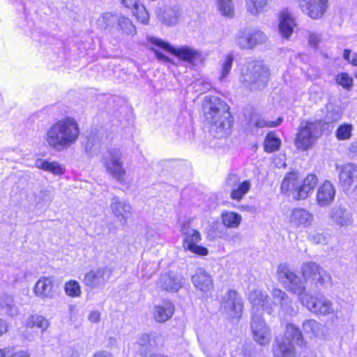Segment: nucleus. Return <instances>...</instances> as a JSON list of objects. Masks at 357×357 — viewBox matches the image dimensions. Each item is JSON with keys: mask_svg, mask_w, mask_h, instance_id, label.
I'll use <instances>...</instances> for the list:
<instances>
[{"mask_svg": "<svg viewBox=\"0 0 357 357\" xmlns=\"http://www.w3.org/2000/svg\"><path fill=\"white\" fill-rule=\"evenodd\" d=\"M234 61V56L232 54L226 56L221 68V75L220 79L222 81L229 74Z\"/></svg>", "mask_w": 357, "mask_h": 357, "instance_id": "09e8293b", "label": "nucleus"}, {"mask_svg": "<svg viewBox=\"0 0 357 357\" xmlns=\"http://www.w3.org/2000/svg\"><path fill=\"white\" fill-rule=\"evenodd\" d=\"M336 82L343 88L349 90L353 86V79L347 73H342L336 76Z\"/></svg>", "mask_w": 357, "mask_h": 357, "instance_id": "8fccbe9b", "label": "nucleus"}, {"mask_svg": "<svg viewBox=\"0 0 357 357\" xmlns=\"http://www.w3.org/2000/svg\"><path fill=\"white\" fill-rule=\"evenodd\" d=\"M0 310L4 314L12 317L17 316L20 313L13 296L6 293L0 294Z\"/></svg>", "mask_w": 357, "mask_h": 357, "instance_id": "cd10ccee", "label": "nucleus"}, {"mask_svg": "<svg viewBox=\"0 0 357 357\" xmlns=\"http://www.w3.org/2000/svg\"><path fill=\"white\" fill-rule=\"evenodd\" d=\"M250 33L247 30H241L236 35V45L242 50H252V45L251 40H250Z\"/></svg>", "mask_w": 357, "mask_h": 357, "instance_id": "4c0bfd02", "label": "nucleus"}, {"mask_svg": "<svg viewBox=\"0 0 357 357\" xmlns=\"http://www.w3.org/2000/svg\"><path fill=\"white\" fill-rule=\"evenodd\" d=\"M319 324L313 319L306 320L303 323V328L305 333L316 335L319 331Z\"/></svg>", "mask_w": 357, "mask_h": 357, "instance_id": "603ef678", "label": "nucleus"}, {"mask_svg": "<svg viewBox=\"0 0 357 357\" xmlns=\"http://www.w3.org/2000/svg\"><path fill=\"white\" fill-rule=\"evenodd\" d=\"M151 50L153 51L158 60H159L163 63L170 62V59L169 57H167L166 55H165L164 54H162V52H160V51H158L155 49L152 48Z\"/></svg>", "mask_w": 357, "mask_h": 357, "instance_id": "680f3d73", "label": "nucleus"}, {"mask_svg": "<svg viewBox=\"0 0 357 357\" xmlns=\"http://www.w3.org/2000/svg\"><path fill=\"white\" fill-rule=\"evenodd\" d=\"M272 296L280 303L281 310L287 314L293 316L297 313V308L292 305V301L288 295L279 289H273Z\"/></svg>", "mask_w": 357, "mask_h": 357, "instance_id": "b1692460", "label": "nucleus"}, {"mask_svg": "<svg viewBox=\"0 0 357 357\" xmlns=\"http://www.w3.org/2000/svg\"><path fill=\"white\" fill-rule=\"evenodd\" d=\"M149 40L153 45L159 47L172 54L176 56L180 59L188 62L193 66H197L203 63L204 57L197 50L187 46H182L178 48L172 47L169 43L154 37H150Z\"/></svg>", "mask_w": 357, "mask_h": 357, "instance_id": "39448f33", "label": "nucleus"}, {"mask_svg": "<svg viewBox=\"0 0 357 357\" xmlns=\"http://www.w3.org/2000/svg\"><path fill=\"white\" fill-rule=\"evenodd\" d=\"M353 127L351 124L344 123L340 125L336 132L335 136L339 140H347L351 137Z\"/></svg>", "mask_w": 357, "mask_h": 357, "instance_id": "49530a36", "label": "nucleus"}, {"mask_svg": "<svg viewBox=\"0 0 357 357\" xmlns=\"http://www.w3.org/2000/svg\"><path fill=\"white\" fill-rule=\"evenodd\" d=\"M268 1V0H247V10L251 15L256 16L264 11Z\"/></svg>", "mask_w": 357, "mask_h": 357, "instance_id": "a19ab883", "label": "nucleus"}, {"mask_svg": "<svg viewBox=\"0 0 357 357\" xmlns=\"http://www.w3.org/2000/svg\"><path fill=\"white\" fill-rule=\"evenodd\" d=\"M93 357H112L111 354L106 351L96 354Z\"/></svg>", "mask_w": 357, "mask_h": 357, "instance_id": "774afa93", "label": "nucleus"}, {"mask_svg": "<svg viewBox=\"0 0 357 357\" xmlns=\"http://www.w3.org/2000/svg\"><path fill=\"white\" fill-rule=\"evenodd\" d=\"M9 325L3 319H0V337L6 334L8 331Z\"/></svg>", "mask_w": 357, "mask_h": 357, "instance_id": "e2e57ef3", "label": "nucleus"}, {"mask_svg": "<svg viewBox=\"0 0 357 357\" xmlns=\"http://www.w3.org/2000/svg\"><path fill=\"white\" fill-rule=\"evenodd\" d=\"M321 121L325 124H331L340 121L342 116V112L339 106L333 103H328L325 107L321 109Z\"/></svg>", "mask_w": 357, "mask_h": 357, "instance_id": "c85d7f7f", "label": "nucleus"}, {"mask_svg": "<svg viewBox=\"0 0 357 357\" xmlns=\"http://www.w3.org/2000/svg\"><path fill=\"white\" fill-rule=\"evenodd\" d=\"M336 190L329 181H325L317 190L316 202L319 206L324 208L330 206L334 201Z\"/></svg>", "mask_w": 357, "mask_h": 357, "instance_id": "a211bd4d", "label": "nucleus"}, {"mask_svg": "<svg viewBox=\"0 0 357 357\" xmlns=\"http://www.w3.org/2000/svg\"><path fill=\"white\" fill-rule=\"evenodd\" d=\"M110 208L112 213L117 218L121 225H126L127 220L133 213V209L130 204L119 197L114 196L110 202Z\"/></svg>", "mask_w": 357, "mask_h": 357, "instance_id": "dca6fc26", "label": "nucleus"}, {"mask_svg": "<svg viewBox=\"0 0 357 357\" xmlns=\"http://www.w3.org/2000/svg\"><path fill=\"white\" fill-rule=\"evenodd\" d=\"M302 11L312 19L322 17L328 9V0H298Z\"/></svg>", "mask_w": 357, "mask_h": 357, "instance_id": "4468645a", "label": "nucleus"}, {"mask_svg": "<svg viewBox=\"0 0 357 357\" xmlns=\"http://www.w3.org/2000/svg\"><path fill=\"white\" fill-rule=\"evenodd\" d=\"M313 215L304 208H294L289 215L290 223L296 227H307L311 225Z\"/></svg>", "mask_w": 357, "mask_h": 357, "instance_id": "5701e85b", "label": "nucleus"}, {"mask_svg": "<svg viewBox=\"0 0 357 357\" xmlns=\"http://www.w3.org/2000/svg\"><path fill=\"white\" fill-rule=\"evenodd\" d=\"M308 40L310 45L313 46L314 47H317L321 40V38L320 36L317 33H310L308 36Z\"/></svg>", "mask_w": 357, "mask_h": 357, "instance_id": "bf43d9fd", "label": "nucleus"}, {"mask_svg": "<svg viewBox=\"0 0 357 357\" xmlns=\"http://www.w3.org/2000/svg\"><path fill=\"white\" fill-rule=\"evenodd\" d=\"M102 161L107 172L118 182L123 183L126 170L121 162V152L116 149L110 150Z\"/></svg>", "mask_w": 357, "mask_h": 357, "instance_id": "9d476101", "label": "nucleus"}, {"mask_svg": "<svg viewBox=\"0 0 357 357\" xmlns=\"http://www.w3.org/2000/svg\"><path fill=\"white\" fill-rule=\"evenodd\" d=\"M137 344L142 347V349L139 350L140 354L142 356L146 355L150 345L149 335L146 333L142 334L138 339Z\"/></svg>", "mask_w": 357, "mask_h": 357, "instance_id": "5fc2aeb1", "label": "nucleus"}, {"mask_svg": "<svg viewBox=\"0 0 357 357\" xmlns=\"http://www.w3.org/2000/svg\"><path fill=\"white\" fill-rule=\"evenodd\" d=\"M113 271L112 267L107 266L91 270L85 275L84 283L91 289L102 288L109 282Z\"/></svg>", "mask_w": 357, "mask_h": 357, "instance_id": "9b49d317", "label": "nucleus"}, {"mask_svg": "<svg viewBox=\"0 0 357 357\" xmlns=\"http://www.w3.org/2000/svg\"><path fill=\"white\" fill-rule=\"evenodd\" d=\"M281 142L273 134L268 133L264 142V149L266 152L272 153L278 151L280 146Z\"/></svg>", "mask_w": 357, "mask_h": 357, "instance_id": "79ce46f5", "label": "nucleus"}, {"mask_svg": "<svg viewBox=\"0 0 357 357\" xmlns=\"http://www.w3.org/2000/svg\"><path fill=\"white\" fill-rule=\"evenodd\" d=\"M183 278L172 272L161 275L158 281L161 289L172 292L178 291L183 287Z\"/></svg>", "mask_w": 357, "mask_h": 357, "instance_id": "4be33fe9", "label": "nucleus"}, {"mask_svg": "<svg viewBox=\"0 0 357 357\" xmlns=\"http://www.w3.org/2000/svg\"><path fill=\"white\" fill-rule=\"evenodd\" d=\"M35 165L38 169L50 172L56 176L64 173V168L56 162H49L43 159H37Z\"/></svg>", "mask_w": 357, "mask_h": 357, "instance_id": "473e14b6", "label": "nucleus"}, {"mask_svg": "<svg viewBox=\"0 0 357 357\" xmlns=\"http://www.w3.org/2000/svg\"><path fill=\"white\" fill-rule=\"evenodd\" d=\"M119 15L112 14V13H104L97 20V25L102 29H108L113 27L114 24L117 22Z\"/></svg>", "mask_w": 357, "mask_h": 357, "instance_id": "c9c22d12", "label": "nucleus"}, {"mask_svg": "<svg viewBox=\"0 0 357 357\" xmlns=\"http://www.w3.org/2000/svg\"><path fill=\"white\" fill-rule=\"evenodd\" d=\"M329 216L334 223L340 227H348L353 223L351 213L340 204H336L331 209Z\"/></svg>", "mask_w": 357, "mask_h": 357, "instance_id": "aec40b11", "label": "nucleus"}, {"mask_svg": "<svg viewBox=\"0 0 357 357\" xmlns=\"http://www.w3.org/2000/svg\"><path fill=\"white\" fill-rule=\"evenodd\" d=\"M181 232L184 236L183 247L185 249L200 256L208 255V251L207 248L197 245L202 239L200 233L192 228L189 222L184 223L182 225Z\"/></svg>", "mask_w": 357, "mask_h": 357, "instance_id": "0eeeda50", "label": "nucleus"}, {"mask_svg": "<svg viewBox=\"0 0 357 357\" xmlns=\"http://www.w3.org/2000/svg\"><path fill=\"white\" fill-rule=\"evenodd\" d=\"M101 313L98 311H92L89 313L88 319L92 323H99L100 321Z\"/></svg>", "mask_w": 357, "mask_h": 357, "instance_id": "052dcab7", "label": "nucleus"}, {"mask_svg": "<svg viewBox=\"0 0 357 357\" xmlns=\"http://www.w3.org/2000/svg\"><path fill=\"white\" fill-rule=\"evenodd\" d=\"M122 5L130 9L138 21L142 24H147L149 20V15L145 7L139 3V0H120Z\"/></svg>", "mask_w": 357, "mask_h": 357, "instance_id": "393cba45", "label": "nucleus"}, {"mask_svg": "<svg viewBox=\"0 0 357 357\" xmlns=\"http://www.w3.org/2000/svg\"><path fill=\"white\" fill-rule=\"evenodd\" d=\"M241 237L239 234H235L230 236L229 241L236 243L237 241H239L241 240Z\"/></svg>", "mask_w": 357, "mask_h": 357, "instance_id": "338daca9", "label": "nucleus"}, {"mask_svg": "<svg viewBox=\"0 0 357 357\" xmlns=\"http://www.w3.org/2000/svg\"><path fill=\"white\" fill-rule=\"evenodd\" d=\"M278 276L279 280L289 291L297 294L298 300L301 303V298L309 294L305 291V285L294 272L287 264H280L278 268Z\"/></svg>", "mask_w": 357, "mask_h": 357, "instance_id": "423d86ee", "label": "nucleus"}, {"mask_svg": "<svg viewBox=\"0 0 357 357\" xmlns=\"http://www.w3.org/2000/svg\"><path fill=\"white\" fill-rule=\"evenodd\" d=\"M191 280L196 289L203 293H206L213 289V279L204 268H197L192 275Z\"/></svg>", "mask_w": 357, "mask_h": 357, "instance_id": "412c9836", "label": "nucleus"}, {"mask_svg": "<svg viewBox=\"0 0 357 357\" xmlns=\"http://www.w3.org/2000/svg\"><path fill=\"white\" fill-rule=\"evenodd\" d=\"M63 357H78L79 352L73 347H66L63 350Z\"/></svg>", "mask_w": 357, "mask_h": 357, "instance_id": "13d9d810", "label": "nucleus"}, {"mask_svg": "<svg viewBox=\"0 0 357 357\" xmlns=\"http://www.w3.org/2000/svg\"><path fill=\"white\" fill-rule=\"evenodd\" d=\"M251 183L250 181L246 180L243 181L234 188L231 192L230 197L232 199L241 200L244 195L250 190Z\"/></svg>", "mask_w": 357, "mask_h": 357, "instance_id": "58836bf2", "label": "nucleus"}, {"mask_svg": "<svg viewBox=\"0 0 357 357\" xmlns=\"http://www.w3.org/2000/svg\"><path fill=\"white\" fill-rule=\"evenodd\" d=\"M298 174L295 172H289L283 178L280 190L283 193L291 192L296 194V189L298 185Z\"/></svg>", "mask_w": 357, "mask_h": 357, "instance_id": "2f4dec72", "label": "nucleus"}, {"mask_svg": "<svg viewBox=\"0 0 357 357\" xmlns=\"http://www.w3.org/2000/svg\"><path fill=\"white\" fill-rule=\"evenodd\" d=\"M65 292L70 297H79L81 295V288L78 282L70 280L65 284Z\"/></svg>", "mask_w": 357, "mask_h": 357, "instance_id": "de8ad7c7", "label": "nucleus"}, {"mask_svg": "<svg viewBox=\"0 0 357 357\" xmlns=\"http://www.w3.org/2000/svg\"><path fill=\"white\" fill-rule=\"evenodd\" d=\"M291 344L295 343L298 346L302 347L304 344L302 333L292 324H287L285 328L284 337H281Z\"/></svg>", "mask_w": 357, "mask_h": 357, "instance_id": "7c9ffc66", "label": "nucleus"}, {"mask_svg": "<svg viewBox=\"0 0 357 357\" xmlns=\"http://www.w3.org/2000/svg\"><path fill=\"white\" fill-rule=\"evenodd\" d=\"M273 354L275 357H294L295 352L291 342L278 338L273 348Z\"/></svg>", "mask_w": 357, "mask_h": 357, "instance_id": "c756f323", "label": "nucleus"}, {"mask_svg": "<svg viewBox=\"0 0 357 357\" xmlns=\"http://www.w3.org/2000/svg\"><path fill=\"white\" fill-rule=\"evenodd\" d=\"M282 121V118L279 117L275 121H266L265 119L262 118H258L255 119V117H252L251 119V123H252L257 128H264V127H269V128H274L279 126Z\"/></svg>", "mask_w": 357, "mask_h": 357, "instance_id": "a18cd8bd", "label": "nucleus"}, {"mask_svg": "<svg viewBox=\"0 0 357 357\" xmlns=\"http://www.w3.org/2000/svg\"><path fill=\"white\" fill-rule=\"evenodd\" d=\"M222 307L229 318H239L243 310L241 298L234 290H229L225 295Z\"/></svg>", "mask_w": 357, "mask_h": 357, "instance_id": "f8f14e48", "label": "nucleus"}, {"mask_svg": "<svg viewBox=\"0 0 357 357\" xmlns=\"http://www.w3.org/2000/svg\"><path fill=\"white\" fill-rule=\"evenodd\" d=\"M308 239L316 244H324L326 243V236L321 233H312L308 236Z\"/></svg>", "mask_w": 357, "mask_h": 357, "instance_id": "6e6d98bb", "label": "nucleus"}, {"mask_svg": "<svg viewBox=\"0 0 357 357\" xmlns=\"http://www.w3.org/2000/svg\"><path fill=\"white\" fill-rule=\"evenodd\" d=\"M301 273L305 280H311L319 283L321 286L331 284V276L323 268L313 261L303 263L301 266Z\"/></svg>", "mask_w": 357, "mask_h": 357, "instance_id": "6e6552de", "label": "nucleus"}, {"mask_svg": "<svg viewBox=\"0 0 357 357\" xmlns=\"http://www.w3.org/2000/svg\"><path fill=\"white\" fill-rule=\"evenodd\" d=\"M13 351V350L8 354L10 357H30V354L26 351L20 350L15 353Z\"/></svg>", "mask_w": 357, "mask_h": 357, "instance_id": "0e129e2a", "label": "nucleus"}, {"mask_svg": "<svg viewBox=\"0 0 357 357\" xmlns=\"http://www.w3.org/2000/svg\"><path fill=\"white\" fill-rule=\"evenodd\" d=\"M206 121L210 125V132L216 138H222L229 132L233 117L228 105L216 96L206 97L203 103Z\"/></svg>", "mask_w": 357, "mask_h": 357, "instance_id": "f257e3e1", "label": "nucleus"}, {"mask_svg": "<svg viewBox=\"0 0 357 357\" xmlns=\"http://www.w3.org/2000/svg\"><path fill=\"white\" fill-rule=\"evenodd\" d=\"M79 134V126L76 120L71 117H66L47 130L45 139L52 149L61 151L75 144Z\"/></svg>", "mask_w": 357, "mask_h": 357, "instance_id": "f03ea898", "label": "nucleus"}, {"mask_svg": "<svg viewBox=\"0 0 357 357\" xmlns=\"http://www.w3.org/2000/svg\"><path fill=\"white\" fill-rule=\"evenodd\" d=\"M117 27L126 35H134L136 33L135 26L131 20L123 15L119 16Z\"/></svg>", "mask_w": 357, "mask_h": 357, "instance_id": "ea45409f", "label": "nucleus"}, {"mask_svg": "<svg viewBox=\"0 0 357 357\" xmlns=\"http://www.w3.org/2000/svg\"><path fill=\"white\" fill-rule=\"evenodd\" d=\"M219 11L225 16H231L234 13L232 0H217Z\"/></svg>", "mask_w": 357, "mask_h": 357, "instance_id": "c03bdc74", "label": "nucleus"}, {"mask_svg": "<svg viewBox=\"0 0 357 357\" xmlns=\"http://www.w3.org/2000/svg\"><path fill=\"white\" fill-rule=\"evenodd\" d=\"M49 321L45 317L38 314H33L29 317L26 321V327L33 328L37 327L42 331H45L49 327Z\"/></svg>", "mask_w": 357, "mask_h": 357, "instance_id": "f704fd0d", "label": "nucleus"}, {"mask_svg": "<svg viewBox=\"0 0 357 357\" xmlns=\"http://www.w3.org/2000/svg\"><path fill=\"white\" fill-rule=\"evenodd\" d=\"M312 190H308L306 187L298 182L296 189V194H294V198L297 200L305 199L311 193Z\"/></svg>", "mask_w": 357, "mask_h": 357, "instance_id": "864d4df0", "label": "nucleus"}, {"mask_svg": "<svg viewBox=\"0 0 357 357\" xmlns=\"http://www.w3.org/2000/svg\"><path fill=\"white\" fill-rule=\"evenodd\" d=\"M174 307L171 301H163L154 307L153 316L156 321L163 323L169 320L173 315Z\"/></svg>", "mask_w": 357, "mask_h": 357, "instance_id": "a878e982", "label": "nucleus"}, {"mask_svg": "<svg viewBox=\"0 0 357 357\" xmlns=\"http://www.w3.org/2000/svg\"><path fill=\"white\" fill-rule=\"evenodd\" d=\"M339 170V181L344 190L350 188L357 178V167L352 163H347L337 167Z\"/></svg>", "mask_w": 357, "mask_h": 357, "instance_id": "6ab92c4d", "label": "nucleus"}, {"mask_svg": "<svg viewBox=\"0 0 357 357\" xmlns=\"http://www.w3.org/2000/svg\"><path fill=\"white\" fill-rule=\"evenodd\" d=\"M227 185L232 188L239 184L240 178L235 174H229L226 180Z\"/></svg>", "mask_w": 357, "mask_h": 357, "instance_id": "4d7b16f0", "label": "nucleus"}, {"mask_svg": "<svg viewBox=\"0 0 357 357\" xmlns=\"http://www.w3.org/2000/svg\"><path fill=\"white\" fill-rule=\"evenodd\" d=\"M179 16L180 13L178 8H167L161 15L160 20L167 26H174L178 23Z\"/></svg>", "mask_w": 357, "mask_h": 357, "instance_id": "72a5a7b5", "label": "nucleus"}, {"mask_svg": "<svg viewBox=\"0 0 357 357\" xmlns=\"http://www.w3.org/2000/svg\"><path fill=\"white\" fill-rule=\"evenodd\" d=\"M301 303L317 314L326 315L335 311L333 303L325 296H313L309 294L301 298Z\"/></svg>", "mask_w": 357, "mask_h": 357, "instance_id": "1a4fd4ad", "label": "nucleus"}, {"mask_svg": "<svg viewBox=\"0 0 357 357\" xmlns=\"http://www.w3.org/2000/svg\"><path fill=\"white\" fill-rule=\"evenodd\" d=\"M269 77V69L262 61L251 60L243 64L239 82L246 89L257 91L267 86Z\"/></svg>", "mask_w": 357, "mask_h": 357, "instance_id": "7ed1b4c3", "label": "nucleus"}, {"mask_svg": "<svg viewBox=\"0 0 357 357\" xmlns=\"http://www.w3.org/2000/svg\"><path fill=\"white\" fill-rule=\"evenodd\" d=\"M222 222L227 227L236 228L241 222V216L237 213L226 211L222 214Z\"/></svg>", "mask_w": 357, "mask_h": 357, "instance_id": "e433bc0d", "label": "nucleus"}, {"mask_svg": "<svg viewBox=\"0 0 357 357\" xmlns=\"http://www.w3.org/2000/svg\"><path fill=\"white\" fill-rule=\"evenodd\" d=\"M295 26V21L291 14L287 11H282L279 24V32L281 36L288 39L291 36Z\"/></svg>", "mask_w": 357, "mask_h": 357, "instance_id": "bb28decb", "label": "nucleus"}, {"mask_svg": "<svg viewBox=\"0 0 357 357\" xmlns=\"http://www.w3.org/2000/svg\"><path fill=\"white\" fill-rule=\"evenodd\" d=\"M250 33V40H251L252 48L255 47L258 45H261L265 43L268 37L266 35L258 29H255L249 31Z\"/></svg>", "mask_w": 357, "mask_h": 357, "instance_id": "37998d69", "label": "nucleus"}, {"mask_svg": "<svg viewBox=\"0 0 357 357\" xmlns=\"http://www.w3.org/2000/svg\"><path fill=\"white\" fill-rule=\"evenodd\" d=\"M318 181L317 175L310 174L303 180L301 184L306 187L308 190L313 191L317 186Z\"/></svg>", "mask_w": 357, "mask_h": 357, "instance_id": "3c124183", "label": "nucleus"}, {"mask_svg": "<svg viewBox=\"0 0 357 357\" xmlns=\"http://www.w3.org/2000/svg\"><path fill=\"white\" fill-rule=\"evenodd\" d=\"M250 325L255 341L260 345L268 344L271 341L270 329L260 314L252 316Z\"/></svg>", "mask_w": 357, "mask_h": 357, "instance_id": "ddd939ff", "label": "nucleus"}, {"mask_svg": "<svg viewBox=\"0 0 357 357\" xmlns=\"http://www.w3.org/2000/svg\"><path fill=\"white\" fill-rule=\"evenodd\" d=\"M55 293L54 279L51 277H40L33 287L34 295L43 301L54 298Z\"/></svg>", "mask_w": 357, "mask_h": 357, "instance_id": "2eb2a0df", "label": "nucleus"}, {"mask_svg": "<svg viewBox=\"0 0 357 357\" xmlns=\"http://www.w3.org/2000/svg\"><path fill=\"white\" fill-rule=\"evenodd\" d=\"M249 300L252 304V316L255 314H260L262 317V311H266L268 314L272 312L273 307L268 305L269 300L266 293L261 291L255 290L250 292Z\"/></svg>", "mask_w": 357, "mask_h": 357, "instance_id": "f3484780", "label": "nucleus"}, {"mask_svg": "<svg viewBox=\"0 0 357 357\" xmlns=\"http://www.w3.org/2000/svg\"><path fill=\"white\" fill-rule=\"evenodd\" d=\"M13 351V347H7L4 349H0V357H6Z\"/></svg>", "mask_w": 357, "mask_h": 357, "instance_id": "69168bd1", "label": "nucleus"}, {"mask_svg": "<svg viewBox=\"0 0 357 357\" xmlns=\"http://www.w3.org/2000/svg\"><path fill=\"white\" fill-rule=\"evenodd\" d=\"M322 134L321 121H302L296 135L295 145L305 151L310 148Z\"/></svg>", "mask_w": 357, "mask_h": 357, "instance_id": "20e7f679", "label": "nucleus"}]
</instances>
